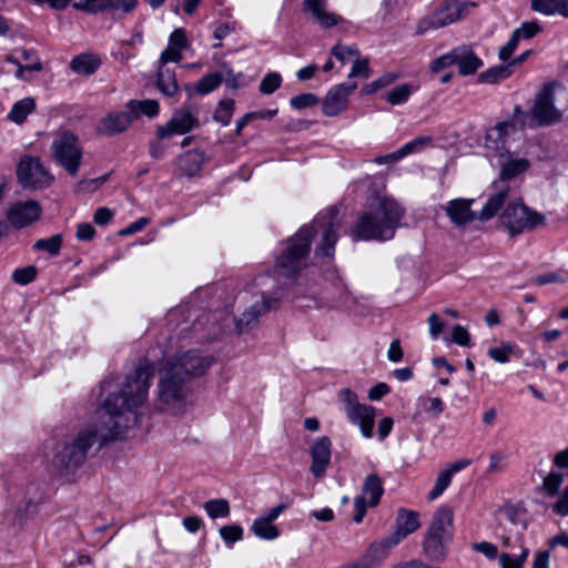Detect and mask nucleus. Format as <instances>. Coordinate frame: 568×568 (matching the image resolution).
<instances>
[{
    "mask_svg": "<svg viewBox=\"0 0 568 568\" xmlns=\"http://www.w3.org/2000/svg\"><path fill=\"white\" fill-rule=\"evenodd\" d=\"M455 64L458 67L459 73L467 77L476 73L483 67V61L471 48L460 45L456 48Z\"/></svg>",
    "mask_w": 568,
    "mask_h": 568,
    "instance_id": "obj_25",
    "label": "nucleus"
},
{
    "mask_svg": "<svg viewBox=\"0 0 568 568\" xmlns=\"http://www.w3.org/2000/svg\"><path fill=\"white\" fill-rule=\"evenodd\" d=\"M516 132L513 121H501L488 129L485 136V148L498 156L509 154V141Z\"/></svg>",
    "mask_w": 568,
    "mask_h": 568,
    "instance_id": "obj_14",
    "label": "nucleus"
},
{
    "mask_svg": "<svg viewBox=\"0 0 568 568\" xmlns=\"http://www.w3.org/2000/svg\"><path fill=\"white\" fill-rule=\"evenodd\" d=\"M564 481V476L557 471H550L544 479V489L548 496L552 497L557 495L559 488Z\"/></svg>",
    "mask_w": 568,
    "mask_h": 568,
    "instance_id": "obj_50",
    "label": "nucleus"
},
{
    "mask_svg": "<svg viewBox=\"0 0 568 568\" xmlns=\"http://www.w3.org/2000/svg\"><path fill=\"white\" fill-rule=\"evenodd\" d=\"M169 45L183 50L187 45L186 36L183 29H175L169 38Z\"/></svg>",
    "mask_w": 568,
    "mask_h": 568,
    "instance_id": "obj_60",
    "label": "nucleus"
},
{
    "mask_svg": "<svg viewBox=\"0 0 568 568\" xmlns=\"http://www.w3.org/2000/svg\"><path fill=\"white\" fill-rule=\"evenodd\" d=\"M465 4L459 0H443L433 13L423 18L417 27V34H424L429 30L444 28L456 22L463 17Z\"/></svg>",
    "mask_w": 568,
    "mask_h": 568,
    "instance_id": "obj_11",
    "label": "nucleus"
},
{
    "mask_svg": "<svg viewBox=\"0 0 568 568\" xmlns=\"http://www.w3.org/2000/svg\"><path fill=\"white\" fill-rule=\"evenodd\" d=\"M383 493L384 488L381 477L377 474L366 476L363 484V494L354 500L355 523L359 524L366 515V496H368V505L375 507L378 505Z\"/></svg>",
    "mask_w": 568,
    "mask_h": 568,
    "instance_id": "obj_13",
    "label": "nucleus"
},
{
    "mask_svg": "<svg viewBox=\"0 0 568 568\" xmlns=\"http://www.w3.org/2000/svg\"><path fill=\"white\" fill-rule=\"evenodd\" d=\"M357 88L355 82L341 83L333 87L323 99V113L327 116H336L347 109L348 97Z\"/></svg>",
    "mask_w": 568,
    "mask_h": 568,
    "instance_id": "obj_18",
    "label": "nucleus"
},
{
    "mask_svg": "<svg viewBox=\"0 0 568 568\" xmlns=\"http://www.w3.org/2000/svg\"><path fill=\"white\" fill-rule=\"evenodd\" d=\"M412 94V87L409 84H400L393 88L385 95V100L392 105H397L406 102Z\"/></svg>",
    "mask_w": 568,
    "mask_h": 568,
    "instance_id": "obj_42",
    "label": "nucleus"
},
{
    "mask_svg": "<svg viewBox=\"0 0 568 568\" xmlns=\"http://www.w3.org/2000/svg\"><path fill=\"white\" fill-rule=\"evenodd\" d=\"M282 84V77L277 72L267 73L260 82V92L263 94H272Z\"/></svg>",
    "mask_w": 568,
    "mask_h": 568,
    "instance_id": "obj_46",
    "label": "nucleus"
},
{
    "mask_svg": "<svg viewBox=\"0 0 568 568\" xmlns=\"http://www.w3.org/2000/svg\"><path fill=\"white\" fill-rule=\"evenodd\" d=\"M331 52L342 63L354 61L358 57V50L356 47H346L339 43L335 44Z\"/></svg>",
    "mask_w": 568,
    "mask_h": 568,
    "instance_id": "obj_48",
    "label": "nucleus"
},
{
    "mask_svg": "<svg viewBox=\"0 0 568 568\" xmlns=\"http://www.w3.org/2000/svg\"><path fill=\"white\" fill-rule=\"evenodd\" d=\"M134 121L133 113L125 106L123 111H112L101 118L95 131L105 136L119 135L125 132Z\"/></svg>",
    "mask_w": 568,
    "mask_h": 568,
    "instance_id": "obj_16",
    "label": "nucleus"
},
{
    "mask_svg": "<svg viewBox=\"0 0 568 568\" xmlns=\"http://www.w3.org/2000/svg\"><path fill=\"white\" fill-rule=\"evenodd\" d=\"M507 191L503 207L498 213L499 222L509 236L515 237L525 232H530L545 223V215L531 210L524 204L514 190L506 184L496 187V192Z\"/></svg>",
    "mask_w": 568,
    "mask_h": 568,
    "instance_id": "obj_4",
    "label": "nucleus"
},
{
    "mask_svg": "<svg viewBox=\"0 0 568 568\" xmlns=\"http://www.w3.org/2000/svg\"><path fill=\"white\" fill-rule=\"evenodd\" d=\"M53 160L71 176H77L82 163L83 148L79 138L71 131L55 132L50 146Z\"/></svg>",
    "mask_w": 568,
    "mask_h": 568,
    "instance_id": "obj_7",
    "label": "nucleus"
},
{
    "mask_svg": "<svg viewBox=\"0 0 568 568\" xmlns=\"http://www.w3.org/2000/svg\"><path fill=\"white\" fill-rule=\"evenodd\" d=\"M72 7L78 11L95 14L110 10L112 7V0H80L74 2Z\"/></svg>",
    "mask_w": 568,
    "mask_h": 568,
    "instance_id": "obj_37",
    "label": "nucleus"
},
{
    "mask_svg": "<svg viewBox=\"0 0 568 568\" xmlns=\"http://www.w3.org/2000/svg\"><path fill=\"white\" fill-rule=\"evenodd\" d=\"M214 358L211 356H202L197 352H186L182 356L170 359L166 363L171 366H178V372L190 381L192 376L204 374L213 364Z\"/></svg>",
    "mask_w": 568,
    "mask_h": 568,
    "instance_id": "obj_17",
    "label": "nucleus"
},
{
    "mask_svg": "<svg viewBox=\"0 0 568 568\" xmlns=\"http://www.w3.org/2000/svg\"><path fill=\"white\" fill-rule=\"evenodd\" d=\"M331 439L327 436H322L311 447V473L316 478H321L325 474L331 463Z\"/></svg>",
    "mask_w": 568,
    "mask_h": 568,
    "instance_id": "obj_19",
    "label": "nucleus"
},
{
    "mask_svg": "<svg viewBox=\"0 0 568 568\" xmlns=\"http://www.w3.org/2000/svg\"><path fill=\"white\" fill-rule=\"evenodd\" d=\"M515 352V345L510 343H501L497 347H493L488 349V356L500 364L508 363L510 359V355Z\"/></svg>",
    "mask_w": 568,
    "mask_h": 568,
    "instance_id": "obj_44",
    "label": "nucleus"
},
{
    "mask_svg": "<svg viewBox=\"0 0 568 568\" xmlns=\"http://www.w3.org/2000/svg\"><path fill=\"white\" fill-rule=\"evenodd\" d=\"M101 64V60L93 54H80L74 57L70 62V69L82 75L94 73Z\"/></svg>",
    "mask_w": 568,
    "mask_h": 568,
    "instance_id": "obj_32",
    "label": "nucleus"
},
{
    "mask_svg": "<svg viewBox=\"0 0 568 568\" xmlns=\"http://www.w3.org/2000/svg\"><path fill=\"white\" fill-rule=\"evenodd\" d=\"M430 143H432V138L418 136L407 143H405L397 151H398L400 159H403L412 153H415V152H418V151L425 149L426 146L430 145Z\"/></svg>",
    "mask_w": 568,
    "mask_h": 568,
    "instance_id": "obj_43",
    "label": "nucleus"
},
{
    "mask_svg": "<svg viewBox=\"0 0 568 568\" xmlns=\"http://www.w3.org/2000/svg\"><path fill=\"white\" fill-rule=\"evenodd\" d=\"M448 544L449 540L425 532L422 544L423 555L430 561L444 562L448 555Z\"/></svg>",
    "mask_w": 568,
    "mask_h": 568,
    "instance_id": "obj_24",
    "label": "nucleus"
},
{
    "mask_svg": "<svg viewBox=\"0 0 568 568\" xmlns=\"http://www.w3.org/2000/svg\"><path fill=\"white\" fill-rule=\"evenodd\" d=\"M530 7L545 16L560 14L568 18V0H530Z\"/></svg>",
    "mask_w": 568,
    "mask_h": 568,
    "instance_id": "obj_30",
    "label": "nucleus"
},
{
    "mask_svg": "<svg viewBox=\"0 0 568 568\" xmlns=\"http://www.w3.org/2000/svg\"><path fill=\"white\" fill-rule=\"evenodd\" d=\"M182 60V51L179 48L168 44L166 49L162 51L159 59V67L165 68L169 62H180Z\"/></svg>",
    "mask_w": 568,
    "mask_h": 568,
    "instance_id": "obj_56",
    "label": "nucleus"
},
{
    "mask_svg": "<svg viewBox=\"0 0 568 568\" xmlns=\"http://www.w3.org/2000/svg\"><path fill=\"white\" fill-rule=\"evenodd\" d=\"M235 109V102L232 99L221 100L215 109L213 119L214 121L226 126L231 123Z\"/></svg>",
    "mask_w": 568,
    "mask_h": 568,
    "instance_id": "obj_39",
    "label": "nucleus"
},
{
    "mask_svg": "<svg viewBox=\"0 0 568 568\" xmlns=\"http://www.w3.org/2000/svg\"><path fill=\"white\" fill-rule=\"evenodd\" d=\"M528 555L529 550L527 548H523L520 555L517 557L503 552L499 556L500 566L501 568H523Z\"/></svg>",
    "mask_w": 568,
    "mask_h": 568,
    "instance_id": "obj_47",
    "label": "nucleus"
},
{
    "mask_svg": "<svg viewBox=\"0 0 568 568\" xmlns=\"http://www.w3.org/2000/svg\"><path fill=\"white\" fill-rule=\"evenodd\" d=\"M371 77V69L368 59H361L359 55L353 61V67L348 73V78L368 79Z\"/></svg>",
    "mask_w": 568,
    "mask_h": 568,
    "instance_id": "obj_51",
    "label": "nucleus"
},
{
    "mask_svg": "<svg viewBox=\"0 0 568 568\" xmlns=\"http://www.w3.org/2000/svg\"><path fill=\"white\" fill-rule=\"evenodd\" d=\"M41 205L36 200L19 201L10 205L7 219L16 229H23L41 216Z\"/></svg>",
    "mask_w": 568,
    "mask_h": 568,
    "instance_id": "obj_15",
    "label": "nucleus"
},
{
    "mask_svg": "<svg viewBox=\"0 0 568 568\" xmlns=\"http://www.w3.org/2000/svg\"><path fill=\"white\" fill-rule=\"evenodd\" d=\"M342 226L338 210L331 207L325 214L316 216L310 224L301 227L288 241L284 253L276 261L280 276L294 278L307 265L311 242L315 233L321 232V243L315 255L333 257L334 247Z\"/></svg>",
    "mask_w": 568,
    "mask_h": 568,
    "instance_id": "obj_2",
    "label": "nucleus"
},
{
    "mask_svg": "<svg viewBox=\"0 0 568 568\" xmlns=\"http://www.w3.org/2000/svg\"><path fill=\"white\" fill-rule=\"evenodd\" d=\"M427 322L429 325V334H430L432 338L433 339L438 338V336L440 335V333L444 329L443 321L438 317L437 314L433 313L429 315Z\"/></svg>",
    "mask_w": 568,
    "mask_h": 568,
    "instance_id": "obj_62",
    "label": "nucleus"
},
{
    "mask_svg": "<svg viewBox=\"0 0 568 568\" xmlns=\"http://www.w3.org/2000/svg\"><path fill=\"white\" fill-rule=\"evenodd\" d=\"M36 109V101L33 98H24L16 102L8 113V120L17 124H22L27 116Z\"/></svg>",
    "mask_w": 568,
    "mask_h": 568,
    "instance_id": "obj_33",
    "label": "nucleus"
},
{
    "mask_svg": "<svg viewBox=\"0 0 568 568\" xmlns=\"http://www.w3.org/2000/svg\"><path fill=\"white\" fill-rule=\"evenodd\" d=\"M178 368L165 363L159 373L156 398L163 410L180 409L191 392L190 381Z\"/></svg>",
    "mask_w": 568,
    "mask_h": 568,
    "instance_id": "obj_6",
    "label": "nucleus"
},
{
    "mask_svg": "<svg viewBox=\"0 0 568 568\" xmlns=\"http://www.w3.org/2000/svg\"><path fill=\"white\" fill-rule=\"evenodd\" d=\"M37 273V268L32 265L17 268L12 273V281L19 285H27L36 280Z\"/></svg>",
    "mask_w": 568,
    "mask_h": 568,
    "instance_id": "obj_49",
    "label": "nucleus"
},
{
    "mask_svg": "<svg viewBox=\"0 0 568 568\" xmlns=\"http://www.w3.org/2000/svg\"><path fill=\"white\" fill-rule=\"evenodd\" d=\"M404 214L405 210L394 199L382 197L358 216L351 234L355 241L392 240Z\"/></svg>",
    "mask_w": 568,
    "mask_h": 568,
    "instance_id": "obj_3",
    "label": "nucleus"
},
{
    "mask_svg": "<svg viewBox=\"0 0 568 568\" xmlns=\"http://www.w3.org/2000/svg\"><path fill=\"white\" fill-rule=\"evenodd\" d=\"M17 178L23 189L33 191L47 189L54 181V176L41 160L30 155L20 159L17 166Z\"/></svg>",
    "mask_w": 568,
    "mask_h": 568,
    "instance_id": "obj_9",
    "label": "nucleus"
},
{
    "mask_svg": "<svg viewBox=\"0 0 568 568\" xmlns=\"http://www.w3.org/2000/svg\"><path fill=\"white\" fill-rule=\"evenodd\" d=\"M154 375L153 365L143 361L126 378L112 389V381H105L102 388L110 390L103 404L94 412L92 420L84 427L68 433L52 447L51 464L61 471H73L87 459L95 444L121 438L135 427L149 396Z\"/></svg>",
    "mask_w": 568,
    "mask_h": 568,
    "instance_id": "obj_1",
    "label": "nucleus"
},
{
    "mask_svg": "<svg viewBox=\"0 0 568 568\" xmlns=\"http://www.w3.org/2000/svg\"><path fill=\"white\" fill-rule=\"evenodd\" d=\"M456 62V48L449 51L446 54H443L435 59L430 64V70L433 72H439L450 65H454Z\"/></svg>",
    "mask_w": 568,
    "mask_h": 568,
    "instance_id": "obj_53",
    "label": "nucleus"
},
{
    "mask_svg": "<svg viewBox=\"0 0 568 568\" xmlns=\"http://www.w3.org/2000/svg\"><path fill=\"white\" fill-rule=\"evenodd\" d=\"M394 79H395V77L392 74H386L384 77H381L379 79L366 84L363 88L362 92L364 94H372V93L378 91L379 89L389 85L394 81Z\"/></svg>",
    "mask_w": 568,
    "mask_h": 568,
    "instance_id": "obj_58",
    "label": "nucleus"
},
{
    "mask_svg": "<svg viewBox=\"0 0 568 568\" xmlns=\"http://www.w3.org/2000/svg\"><path fill=\"white\" fill-rule=\"evenodd\" d=\"M473 550L483 554L488 559H495L498 556L497 547L489 541L474 542L471 544Z\"/></svg>",
    "mask_w": 568,
    "mask_h": 568,
    "instance_id": "obj_59",
    "label": "nucleus"
},
{
    "mask_svg": "<svg viewBox=\"0 0 568 568\" xmlns=\"http://www.w3.org/2000/svg\"><path fill=\"white\" fill-rule=\"evenodd\" d=\"M470 464L471 460L469 458H462L442 469L436 477L434 487L427 495L428 500H435L442 496L450 485L453 476L462 469L468 467Z\"/></svg>",
    "mask_w": 568,
    "mask_h": 568,
    "instance_id": "obj_22",
    "label": "nucleus"
},
{
    "mask_svg": "<svg viewBox=\"0 0 568 568\" xmlns=\"http://www.w3.org/2000/svg\"><path fill=\"white\" fill-rule=\"evenodd\" d=\"M555 83H546L536 94L529 110L530 126H548L559 122L562 111L555 105Z\"/></svg>",
    "mask_w": 568,
    "mask_h": 568,
    "instance_id": "obj_8",
    "label": "nucleus"
},
{
    "mask_svg": "<svg viewBox=\"0 0 568 568\" xmlns=\"http://www.w3.org/2000/svg\"><path fill=\"white\" fill-rule=\"evenodd\" d=\"M453 341L462 346H468L470 336L467 329L460 325H455L452 331Z\"/></svg>",
    "mask_w": 568,
    "mask_h": 568,
    "instance_id": "obj_61",
    "label": "nucleus"
},
{
    "mask_svg": "<svg viewBox=\"0 0 568 568\" xmlns=\"http://www.w3.org/2000/svg\"><path fill=\"white\" fill-rule=\"evenodd\" d=\"M396 544H390V537L382 541L372 544L367 551L359 558L366 568H377L388 556L390 548Z\"/></svg>",
    "mask_w": 568,
    "mask_h": 568,
    "instance_id": "obj_27",
    "label": "nucleus"
},
{
    "mask_svg": "<svg viewBox=\"0 0 568 568\" xmlns=\"http://www.w3.org/2000/svg\"><path fill=\"white\" fill-rule=\"evenodd\" d=\"M290 103L292 108L302 110L316 105L318 103V98L313 93H303L293 97Z\"/></svg>",
    "mask_w": 568,
    "mask_h": 568,
    "instance_id": "obj_52",
    "label": "nucleus"
},
{
    "mask_svg": "<svg viewBox=\"0 0 568 568\" xmlns=\"http://www.w3.org/2000/svg\"><path fill=\"white\" fill-rule=\"evenodd\" d=\"M203 508L210 518H226L230 516L231 507L226 499L216 498L204 503Z\"/></svg>",
    "mask_w": 568,
    "mask_h": 568,
    "instance_id": "obj_36",
    "label": "nucleus"
},
{
    "mask_svg": "<svg viewBox=\"0 0 568 568\" xmlns=\"http://www.w3.org/2000/svg\"><path fill=\"white\" fill-rule=\"evenodd\" d=\"M62 246V236L60 234H55L49 239L38 240L33 244V250L36 251H45L51 255H58Z\"/></svg>",
    "mask_w": 568,
    "mask_h": 568,
    "instance_id": "obj_40",
    "label": "nucleus"
},
{
    "mask_svg": "<svg viewBox=\"0 0 568 568\" xmlns=\"http://www.w3.org/2000/svg\"><path fill=\"white\" fill-rule=\"evenodd\" d=\"M516 124H519L520 129L525 126H530V118L529 112H525L520 105H516L513 112V119L510 120Z\"/></svg>",
    "mask_w": 568,
    "mask_h": 568,
    "instance_id": "obj_63",
    "label": "nucleus"
},
{
    "mask_svg": "<svg viewBox=\"0 0 568 568\" xmlns=\"http://www.w3.org/2000/svg\"><path fill=\"white\" fill-rule=\"evenodd\" d=\"M304 11L310 12L312 18L323 28H332L339 22V18L326 10L324 0H304Z\"/></svg>",
    "mask_w": 568,
    "mask_h": 568,
    "instance_id": "obj_26",
    "label": "nucleus"
},
{
    "mask_svg": "<svg viewBox=\"0 0 568 568\" xmlns=\"http://www.w3.org/2000/svg\"><path fill=\"white\" fill-rule=\"evenodd\" d=\"M503 513L505 514L508 521L515 526H520L523 529L527 527V523L525 519V516L521 510L514 506H506L503 509Z\"/></svg>",
    "mask_w": 568,
    "mask_h": 568,
    "instance_id": "obj_54",
    "label": "nucleus"
},
{
    "mask_svg": "<svg viewBox=\"0 0 568 568\" xmlns=\"http://www.w3.org/2000/svg\"><path fill=\"white\" fill-rule=\"evenodd\" d=\"M156 88L166 97H173L179 91L175 73L168 68L159 67L156 72Z\"/></svg>",
    "mask_w": 568,
    "mask_h": 568,
    "instance_id": "obj_31",
    "label": "nucleus"
},
{
    "mask_svg": "<svg viewBox=\"0 0 568 568\" xmlns=\"http://www.w3.org/2000/svg\"><path fill=\"white\" fill-rule=\"evenodd\" d=\"M519 40L518 32H513L508 42L499 50L498 55L501 61H508L510 59L518 47Z\"/></svg>",
    "mask_w": 568,
    "mask_h": 568,
    "instance_id": "obj_57",
    "label": "nucleus"
},
{
    "mask_svg": "<svg viewBox=\"0 0 568 568\" xmlns=\"http://www.w3.org/2000/svg\"><path fill=\"white\" fill-rule=\"evenodd\" d=\"M204 161L205 153L195 149L181 154L176 159V165L182 175L194 178L200 174Z\"/></svg>",
    "mask_w": 568,
    "mask_h": 568,
    "instance_id": "obj_23",
    "label": "nucleus"
},
{
    "mask_svg": "<svg viewBox=\"0 0 568 568\" xmlns=\"http://www.w3.org/2000/svg\"><path fill=\"white\" fill-rule=\"evenodd\" d=\"M420 527L419 514L414 510L400 508L396 518V529L389 535L390 544L398 545L408 535Z\"/></svg>",
    "mask_w": 568,
    "mask_h": 568,
    "instance_id": "obj_20",
    "label": "nucleus"
},
{
    "mask_svg": "<svg viewBox=\"0 0 568 568\" xmlns=\"http://www.w3.org/2000/svg\"><path fill=\"white\" fill-rule=\"evenodd\" d=\"M541 31V27L535 22H524L519 28L514 30V32H518V38L521 40H529L534 38L536 34H538Z\"/></svg>",
    "mask_w": 568,
    "mask_h": 568,
    "instance_id": "obj_55",
    "label": "nucleus"
},
{
    "mask_svg": "<svg viewBox=\"0 0 568 568\" xmlns=\"http://www.w3.org/2000/svg\"><path fill=\"white\" fill-rule=\"evenodd\" d=\"M453 520L454 513L452 508L442 506L434 514L425 532L450 541L453 538Z\"/></svg>",
    "mask_w": 568,
    "mask_h": 568,
    "instance_id": "obj_21",
    "label": "nucleus"
},
{
    "mask_svg": "<svg viewBox=\"0 0 568 568\" xmlns=\"http://www.w3.org/2000/svg\"><path fill=\"white\" fill-rule=\"evenodd\" d=\"M126 108L131 110L134 119L138 120L140 114H145L149 118H154L159 113V103L155 100H130Z\"/></svg>",
    "mask_w": 568,
    "mask_h": 568,
    "instance_id": "obj_34",
    "label": "nucleus"
},
{
    "mask_svg": "<svg viewBox=\"0 0 568 568\" xmlns=\"http://www.w3.org/2000/svg\"><path fill=\"white\" fill-rule=\"evenodd\" d=\"M339 397L345 405V413L349 422L357 425L365 438L373 436L375 408L361 404L357 395L349 388H343Z\"/></svg>",
    "mask_w": 568,
    "mask_h": 568,
    "instance_id": "obj_10",
    "label": "nucleus"
},
{
    "mask_svg": "<svg viewBox=\"0 0 568 568\" xmlns=\"http://www.w3.org/2000/svg\"><path fill=\"white\" fill-rule=\"evenodd\" d=\"M510 74H511L510 65H498V67L490 68L487 71L483 72L479 75V79L483 82L496 83L500 80L507 79L508 77H510Z\"/></svg>",
    "mask_w": 568,
    "mask_h": 568,
    "instance_id": "obj_41",
    "label": "nucleus"
},
{
    "mask_svg": "<svg viewBox=\"0 0 568 568\" xmlns=\"http://www.w3.org/2000/svg\"><path fill=\"white\" fill-rule=\"evenodd\" d=\"M277 304L276 298H263L255 303L250 310L245 311L236 322V328L243 333L251 324H253L261 314L270 311L273 305Z\"/></svg>",
    "mask_w": 568,
    "mask_h": 568,
    "instance_id": "obj_28",
    "label": "nucleus"
},
{
    "mask_svg": "<svg viewBox=\"0 0 568 568\" xmlns=\"http://www.w3.org/2000/svg\"><path fill=\"white\" fill-rule=\"evenodd\" d=\"M200 125L196 110L190 106L178 109L172 118L158 128L156 135L159 139H166L173 135L185 134Z\"/></svg>",
    "mask_w": 568,
    "mask_h": 568,
    "instance_id": "obj_12",
    "label": "nucleus"
},
{
    "mask_svg": "<svg viewBox=\"0 0 568 568\" xmlns=\"http://www.w3.org/2000/svg\"><path fill=\"white\" fill-rule=\"evenodd\" d=\"M221 538L229 546H233L243 538V528L240 525H225L219 530Z\"/></svg>",
    "mask_w": 568,
    "mask_h": 568,
    "instance_id": "obj_45",
    "label": "nucleus"
},
{
    "mask_svg": "<svg viewBox=\"0 0 568 568\" xmlns=\"http://www.w3.org/2000/svg\"><path fill=\"white\" fill-rule=\"evenodd\" d=\"M223 80L224 77L220 72L205 74L197 81L195 90L197 93L202 95L209 94L210 92L219 88Z\"/></svg>",
    "mask_w": 568,
    "mask_h": 568,
    "instance_id": "obj_38",
    "label": "nucleus"
},
{
    "mask_svg": "<svg viewBox=\"0 0 568 568\" xmlns=\"http://www.w3.org/2000/svg\"><path fill=\"white\" fill-rule=\"evenodd\" d=\"M530 168V162L526 158H511L509 156L500 168L499 179L501 182L509 181L516 176L527 172Z\"/></svg>",
    "mask_w": 568,
    "mask_h": 568,
    "instance_id": "obj_29",
    "label": "nucleus"
},
{
    "mask_svg": "<svg viewBox=\"0 0 568 568\" xmlns=\"http://www.w3.org/2000/svg\"><path fill=\"white\" fill-rule=\"evenodd\" d=\"M552 510L559 516H568V486L564 489L557 503L554 504Z\"/></svg>",
    "mask_w": 568,
    "mask_h": 568,
    "instance_id": "obj_64",
    "label": "nucleus"
},
{
    "mask_svg": "<svg viewBox=\"0 0 568 568\" xmlns=\"http://www.w3.org/2000/svg\"><path fill=\"white\" fill-rule=\"evenodd\" d=\"M507 191L490 194L479 212L473 210L474 199L457 197L442 206L450 223L457 229H465L475 221L488 222L495 217L505 201Z\"/></svg>",
    "mask_w": 568,
    "mask_h": 568,
    "instance_id": "obj_5",
    "label": "nucleus"
},
{
    "mask_svg": "<svg viewBox=\"0 0 568 568\" xmlns=\"http://www.w3.org/2000/svg\"><path fill=\"white\" fill-rule=\"evenodd\" d=\"M251 530L256 537L264 540H274L280 536V530L275 525L260 517L253 521Z\"/></svg>",
    "mask_w": 568,
    "mask_h": 568,
    "instance_id": "obj_35",
    "label": "nucleus"
}]
</instances>
